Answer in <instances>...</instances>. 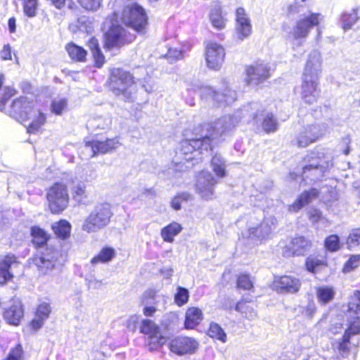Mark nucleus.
Masks as SVG:
<instances>
[{
	"label": "nucleus",
	"mask_w": 360,
	"mask_h": 360,
	"mask_svg": "<svg viewBox=\"0 0 360 360\" xmlns=\"http://www.w3.org/2000/svg\"><path fill=\"white\" fill-rule=\"evenodd\" d=\"M238 122L233 115L222 117L213 123L200 124L194 129L195 136L182 142L181 151L185 155V160L192 161L198 159L204 152L208 153L212 150V141L224 139L223 136L229 133Z\"/></svg>",
	"instance_id": "f257e3e1"
},
{
	"label": "nucleus",
	"mask_w": 360,
	"mask_h": 360,
	"mask_svg": "<svg viewBox=\"0 0 360 360\" xmlns=\"http://www.w3.org/2000/svg\"><path fill=\"white\" fill-rule=\"evenodd\" d=\"M186 92L192 94L200 91L201 96L209 98L218 108L231 105L237 98L236 91L233 90L225 79L214 86H203L198 79L186 82Z\"/></svg>",
	"instance_id": "f03ea898"
},
{
	"label": "nucleus",
	"mask_w": 360,
	"mask_h": 360,
	"mask_svg": "<svg viewBox=\"0 0 360 360\" xmlns=\"http://www.w3.org/2000/svg\"><path fill=\"white\" fill-rule=\"evenodd\" d=\"M321 155L323 153L312 151L304 158L302 165L301 179L305 184L321 181L327 169L333 165L330 160H326Z\"/></svg>",
	"instance_id": "7ed1b4c3"
},
{
	"label": "nucleus",
	"mask_w": 360,
	"mask_h": 360,
	"mask_svg": "<svg viewBox=\"0 0 360 360\" xmlns=\"http://www.w3.org/2000/svg\"><path fill=\"white\" fill-rule=\"evenodd\" d=\"M347 315L353 321H350L349 328L345 331L342 338L337 342V348L340 352H347L349 350L352 336L360 333V322L356 321L360 319V292L354 294L349 302Z\"/></svg>",
	"instance_id": "20e7f679"
},
{
	"label": "nucleus",
	"mask_w": 360,
	"mask_h": 360,
	"mask_svg": "<svg viewBox=\"0 0 360 360\" xmlns=\"http://www.w3.org/2000/svg\"><path fill=\"white\" fill-rule=\"evenodd\" d=\"M112 214L109 203L96 204L85 219L82 224V230L88 233L98 231L108 225Z\"/></svg>",
	"instance_id": "39448f33"
},
{
	"label": "nucleus",
	"mask_w": 360,
	"mask_h": 360,
	"mask_svg": "<svg viewBox=\"0 0 360 360\" xmlns=\"http://www.w3.org/2000/svg\"><path fill=\"white\" fill-rule=\"evenodd\" d=\"M60 252L51 247H46L45 250H37L32 258V264L37 268L39 274L50 276L59 268L60 262Z\"/></svg>",
	"instance_id": "423d86ee"
},
{
	"label": "nucleus",
	"mask_w": 360,
	"mask_h": 360,
	"mask_svg": "<svg viewBox=\"0 0 360 360\" xmlns=\"http://www.w3.org/2000/svg\"><path fill=\"white\" fill-rule=\"evenodd\" d=\"M113 15L116 19L107 20L104 22L105 27H109L105 34V45L109 49L130 43L135 39L134 34L128 32L119 24L117 13H115Z\"/></svg>",
	"instance_id": "0eeeda50"
},
{
	"label": "nucleus",
	"mask_w": 360,
	"mask_h": 360,
	"mask_svg": "<svg viewBox=\"0 0 360 360\" xmlns=\"http://www.w3.org/2000/svg\"><path fill=\"white\" fill-rule=\"evenodd\" d=\"M110 86L116 95H122L126 99L133 101L136 94V85L132 75L123 70L113 71Z\"/></svg>",
	"instance_id": "6e6552de"
},
{
	"label": "nucleus",
	"mask_w": 360,
	"mask_h": 360,
	"mask_svg": "<svg viewBox=\"0 0 360 360\" xmlns=\"http://www.w3.org/2000/svg\"><path fill=\"white\" fill-rule=\"evenodd\" d=\"M121 20L127 27L142 33L147 26V17L143 8L137 4L128 5L124 8Z\"/></svg>",
	"instance_id": "1a4fd4ad"
},
{
	"label": "nucleus",
	"mask_w": 360,
	"mask_h": 360,
	"mask_svg": "<svg viewBox=\"0 0 360 360\" xmlns=\"http://www.w3.org/2000/svg\"><path fill=\"white\" fill-rule=\"evenodd\" d=\"M46 198L51 212L53 214L60 213L68 205L69 196L66 186L61 183L54 184L49 189Z\"/></svg>",
	"instance_id": "9d476101"
},
{
	"label": "nucleus",
	"mask_w": 360,
	"mask_h": 360,
	"mask_svg": "<svg viewBox=\"0 0 360 360\" xmlns=\"http://www.w3.org/2000/svg\"><path fill=\"white\" fill-rule=\"evenodd\" d=\"M323 16L319 13H310L300 18L294 25L292 30V35L296 40L306 39L311 30L319 25L323 20Z\"/></svg>",
	"instance_id": "9b49d317"
},
{
	"label": "nucleus",
	"mask_w": 360,
	"mask_h": 360,
	"mask_svg": "<svg viewBox=\"0 0 360 360\" xmlns=\"http://www.w3.org/2000/svg\"><path fill=\"white\" fill-rule=\"evenodd\" d=\"M327 131L326 124H313L307 125L300 131L296 136L295 145L304 148L316 141L325 134Z\"/></svg>",
	"instance_id": "f8f14e48"
},
{
	"label": "nucleus",
	"mask_w": 360,
	"mask_h": 360,
	"mask_svg": "<svg viewBox=\"0 0 360 360\" xmlns=\"http://www.w3.org/2000/svg\"><path fill=\"white\" fill-rule=\"evenodd\" d=\"M276 224L277 219L274 216L266 217L257 226H249L248 238L257 243L266 241L270 238Z\"/></svg>",
	"instance_id": "ddd939ff"
},
{
	"label": "nucleus",
	"mask_w": 360,
	"mask_h": 360,
	"mask_svg": "<svg viewBox=\"0 0 360 360\" xmlns=\"http://www.w3.org/2000/svg\"><path fill=\"white\" fill-rule=\"evenodd\" d=\"M168 347L172 353L184 356L194 354L198 347V342L191 337L176 336L169 341Z\"/></svg>",
	"instance_id": "4468645a"
},
{
	"label": "nucleus",
	"mask_w": 360,
	"mask_h": 360,
	"mask_svg": "<svg viewBox=\"0 0 360 360\" xmlns=\"http://www.w3.org/2000/svg\"><path fill=\"white\" fill-rule=\"evenodd\" d=\"M120 145L119 141L115 139H107L104 141L97 139L86 141L84 150L89 153V157L93 158L99 154H105L118 148Z\"/></svg>",
	"instance_id": "2eb2a0df"
},
{
	"label": "nucleus",
	"mask_w": 360,
	"mask_h": 360,
	"mask_svg": "<svg viewBox=\"0 0 360 360\" xmlns=\"http://www.w3.org/2000/svg\"><path fill=\"white\" fill-rule=\"evenodd\" d=\"M270 66L264 62L256 63L246 70L247 83L257 86L270 77Z\"/></svg>",
	"instance_id": "dca6fc26"
},
{
	"label": "nucleus",
	"mask_w": 360,
	"mask_h": 360,
	"mask_svg": "<svg viewBox=\"0 0 360 360\" xmlns=\"http://www.w3.org/2000/svg\"><path fill=\"white\" fill-rule=\"evenodd\" d=\"M225 56L224 49L215 42H210L206 46L205 59L207 66L212 70H219Z\"/></svg>",
	"instance_id": "f3484780"
},
{
	"label": "nucleus",
	"mask_w": 360,
	"mask_h": 360,
	"mask_svg": "<svg viewBox=\"0 0 360 360\" xmlns=\"http://www.w3.org/2000/svg\"><path fill=\"white\" fill-rule=\"evenodd\" d=\"M319 80L302 77L301 96L307 104H312L317 101L320 96Z\"/></svg>",
	"instance_id": "a211bd4d"
},
{
	"label": "nucleus",
	"mask_w": 360,
	"mask_h": 360,
	"mask_svg": "<svg viewBox=\"0 0 360 360\" xmlns=\"http://www.w3.org/2000/svg\"><path fill=\"white\" fill-rule=\"evenodd\" d=\"M217 183V179L210 172L202 171L197 179L196 191L202 198L211 199L214 194V186Z\"/></svg>",
	"instance_id": "6ab92c4d"
},
{
	"label": "nucleus",
	"mask_w": 360,
	"mask_h": 360,
	"mask_svg": "<svg viewBox=\"0 0 360 360\" xmlns=\"http://www.w3.org/2000/svg\"><path fill=\"white\" fill-rule=\"evenodd\" d=\"M322 72V57L318 51H311L308 56L302 77L319 79Z\"/></svg>",
	"instance_id": "aec40b11"
},
{
	"label": "nucleus",
	"mask_w": 360,
	"mask_h": 360,
	"mask_svg": "<svg viewBox=\"0 0 360 360\" xmlns=\"http://www.w3.org/2000/svg\"><path fill=\"white\" fill-rule=\"evenodd\" d=\"M311 247V242L304 236H298L292 239L289 245L283 250L285 257L303 256L307 255Z\"/></svg>",
	"instance_id": "412c9836"
},
{
	"label": "nucleus",
	"mask_w": 360,
	"mask_h": 360,
	"mask_svg": "<svg viewBox=\"0 0 360 360\" xmlns=\"http://www.w3.org/2000/svg\"><path fill=\"white\" fill-rule=\"evenodd\" d=\"M11 117L26 127L28 133H35L46 120L45 114H11Z\"/></svg>",
	"instance_id": "4be33fe9"
},
{
	"label": "nucleus",
	"mask_w": 360,
	"mask_h": 360,
	"mask_svg": "<svg viewBox=\"0 0 360 360\" xmlns=\"http://www.w3.org/2000/svg\"><path fill=\"white\" fill-rule=\"evenodd\" d=\"M274 287L279 292L293 294L300 290L301 281L294 276H283L275 280Z\"/></svg>",
	"instance_id": "5701e85b"
},
{
	"label": "nucleus",
	"mask_w": 360,
	"mask_h": 360,
	"mask_svg": "<svg viewBox=\"0 0 360 360\" xmlns=\"http://www.w3.org/2000/svg\"><path fill=\"white\" fill-rule=\"evenodd\" d=\"M3 315L5 321L9 324L13 326L19 325L24 315L21 302L13 300V304L4 309Z\"/></svg>",
	"instance_id": "b1692460"
},
{
	"label": "nucleus",
	"mask_w": 360,
	"mask_h": 360,
	"mask_svg": "<svg viewBox=\"0 0 360 360\" xmlns=\"http://www.w3.org/2000/svg\"><path fill=\"white\" fill-rule=\"evenodd\" d=\"M319 195V189L311 188L308 191L302 192L297 200L288 207L290 212H297L305 205L310 203L313 200L316 199Z\"/></svg>",
	"instance_id": "393cba45"
},
{
	"label": "nucleus",
	"mask_w": 360,
	"mask_h": 360,
	"mask_svg": "<svg viewBox=\"0 0 360 360\" xmlns=\"http://www.w3.org/2000/svg\"><path fill=\"white\" fill-rule=\"evenodd\" d=\"M13 265H18L17 258L13 255L6 256L0 262V284H4L13 278L10 269Z\"/></svg>",
	"instance_id": "a878e982"
},
{
	"label": "nucleus",
	"mask_w": 360,
	"mask_h": 360,
	"mask_svg": "<svg viewBox=\"0 0 360 360\" xmlns=\"http://www.w3.org/2000/svg\"><path fill=\"white\" fill-rule=\"evenodd\" d=\"M31 236L32 237V242L37 250H45L49 247L47 242L49 237L46 232L39 226H32L31 228Z\"/></svg>",
	"instance_id": "bb28decb"
},
{
	"label": "nucleus",
	"mask_w": 360,
	"mask_h": 360,
	"mask_svg": "<svg viewBox=\"0 0 360 360\" xmlns=\"http://www.w3.org/2000/svg\"><path fill=\"white\" fill-rule=\"evenodd\" d=\"M202 312L197 307L188 308L186 312L184 321L185 328L193 329L196 327L202 320Z\"/></svg>",
	"instance_id": "cd10ccee"
},
{
	"label": "nucleus",
	"mask_w": 360,
	"mask_h": 360,
	"mask_svg": "<svg viewBox=\"0 0 360 360\" xmlns=\"http://www.w3.org/2000/svg\"><path fill=\"white\" fill-rule=\"evenodd\" d=\"M210 19L212 25L219 30L224 29L226 26V19L222 14L221 7L218 4L211 8Z\"/></svg>",
	"instance_id": "c85d7f7f"
},
{
	"label": "nucleus",
	"mask_w": 360,
	"mask_h": 360,
	"mask_svg": "<svg viewBox=\"0 0 360 360\" xmlns=\"http://www.w3.org/2000/svg\"><path fill=\"white\" fill-rule=\"evenodd\" d=\"M182 230V226L177 222H172L161 230V236L164 241L172 243L174 237L177 236Z\"/></svg>",
	"instance_id": "c756f323"
},
{
	"label": "nucleus",
	"mask_w": 360,
	"mask_h": 360,
	"mask_svg": "<svg viewBox=\"0 0 360 360\" xmlns=\"http://www.w3.org/2000/svg\"><path fill=\"white\" fill-rule=\"evenodd\" d=\"M305 266L308 271L315 274L325 268L327 266V262L323 257L319 258L311 255L306 259Z\"/></svg>",
	"instance_id": "7c9ffc66"
},
{
	"label": "nucleus",
	"mask_w": 360,
	"mask_h": 360,
	"mask_svg": "<svg viewBox=\"0 0 360 360\" xmlns=\"http://www.w3.org/2000/svg\"><path fill=\"white\" fill-rule=\"evenodd\" d=\"M52 229L58 238L64 240L70 236L71 225L68 221L63 219L53 224Z\"/></svg>",
	"instance_id": "2f4dec72"
},
{
	"label": "nucleus",
	"mask_w": 360,
	"mask_h": 360,
	"mask_svg": "<svg viewBox=\"0 0 360 360\" xmlns=\"http://www.w3.org/2000/svg\"><path fill=\"white\" fill-rule=\"evenodd\" d=\"M211 165L213 171L219 177H224L226 175V162L220 155L216 154L212 157Z\"/></svg>",
	"instance_id": "473e14b6"
},
{
	"label": "nucleus",
	"mask_w": 360,
	"mask_h": 360,
	"mask_svg": "<svg viewBox=\"0 0 360 360\" xmlns=\"http://www.w3.org/2000/svg\"><path fill=\"white\" fill-rule=\"evenodd\" d=\"M335 294V290L330 286H320L316 290L318 300L322 304H327L330 302L333 299Z\"/></svg>",
	"instance_id": "72a5a7b5"
},
{
	"label": "nucleus",
	"mask_w": 360,
	"mask_h": 360,
	"mask_svg": "<svg viewBox=\"0 0 360 360\" xmlns=\"http://www.w3.org/2000/svg\"><path fill=\"white\" fill-rule=\"evenodd\" d=\"M66 50L72 60L79 62L85 60L86 51L82 47L75 44H69L66 46Z\"/></svg>",
	"instance_id": "f704fd0d"
},
{
	"label": "nucleus",
	"mask_w": 360,
	"mask_h": 360,
	"mask_svg": "<svg viewBox=\"0 0 360 360\" xmlns=\"http://www.w3.org/2000/svg\"><path fill=\"white\" fill-rule=\"evenodd\" d=\"M167 342V338L159 333L150 335L147 338V345L151 352L160 349Z\"/></svg>",
	"instance_id": "c9c22d12"
},
{
	"label": "nucleus",
	"mask_w": 360,
	"mask_h": 360,
	"mask_svg": "<svg viewBox=\"0 0 360 360\" xmlns=\"http://www.w3.org/2000/svg\"><path fill=\"white\" fill-rule=\"evenodd\" d=\"M115 255V250L110 247L103 248L99 254L91 259L92 264H97L98 262L106 263L112 259Z\"/></svg>",
	"instance_id": "e433bc0d"
},
{
	"label": "nucleus",
	"mask_w": 360,
	"mask_h": 360,
	"mask_svg": "<svg viewBox=\"0 0 360 360\" xmlns=\"http://www.w3.org/2000/svg\"><path fill=\"white\" fill-rule=\"evenodd\" d=\"M140 332L148 335V337L159 333L160 328L153 321L150 319H143L140 326Z\"/></svg>",
	"instance_id": "4c0bfd02"
},
{
	"label": "nucleus",
	"mask_w": 360,
	"mask_h": 360,
	"mask_svg": "<svg viewBox=\"0 0 360 360\" xmlns=\"http://www.w3.org/2000/svg\"><path fill=\"white\" fill-rule=\"evenodd\" d=\"M209 335L214 339L225 342L226 340V334L224 329L217 323H211L208 330Z\"/></svg>",
	"instance_id": "58836bf2"
},
{
	"label": "nucleus",
	"mask_w": 360,
	"mask_h": 360,
	"mask_svg": "<svg viewBox=\"0 0 360 360\" xmlns=\"http://www.w3.org/2000/svg\"><path fill=\"white\" fill-rule=\"evenodd\" d=\"M262 126L265 132L271 133L278 129V123L274 114H266L263 118Z\"/></svg>",
	"instance_id": "ea45409f"
},
{
	"label": "nucleus",
	"mask_w": 360,
	"mask_h": 360,
	"mask_svg": "<svg viewBox=\"0 0 360 360\" xmlns=\"http://www.w3.org/2000/svg\"><path fill=\"white\" fill-rule=\"evenodd\" d=\"M188 290L184 287L179 286L176 289V292L174 295V302L179 307H181L188 302Z\"/></svg>",
	"instance_id": "a19ab883"
},
{
	"label": "nucleus",
	"mask_w": 360,
	"mask_h": 360,
	"mask_svg": "<svg viewBox=\"0 0 360 360\" xmlns=\"http://www.w3.org/2000/svg\"><path fill=\"white\" fill-rule=\"evenodd\" d=\"M252 33L251 22L243 24H236V37L240 40L248 38Z\"/></svg>",
	"instance_id": "79ce46f5"
},
{
	"label": "nucleus",
	"mask_w": 360,
	"mask_h": 360,
	"mask_svg": "<svg viewBox=\"0 0 360 360\" xmlns=\"http://www.w3.org/2000/svg\"><path fill=\"white\" fill-rule=\"evenodd\" d=\"M324 246L329 252H336L340 249V238L338 235H330L325 239Z\"/></svg>",
	"instance_id": "37998d69"
},
{
	"label": "nucleus",
	"mask_w": 360,
	"mask_h": 360,
	"mask_svg": "<svg viewBox=\"0 0 360 360\" xmlns=\"http://www.w3.org/2000/svg\"><path fill=\"white\" fill-rule=\"evenodd\" d=\"M235 310L244 314L245 316L250 320H252L257 316V312L243 302H238L235 307Z\"/></svg>",
	"instance_id": "c03bdc74"
},
{
	"label": "nucleus",
	"mask_w": 360,
	"mask_h": 360,
	"mask_svg": "<svg viewBox=\"0 0 360 360\" xmlns=\"http://www.w3.org/2000/svg\"><path fill=\"white\" fill-rule=\"evenodd\" d=\"M347 245L350 250L360 245V229L352 230L347 237Z\"/></svg>",
	"instance_id": "a18cd8bd"
},
{
	"label": "nucleus",
	"mask_w": 360,
	"mask_h": 360,
	"mask_svg": "<svg viewBox=\"0 0 360 360\" xmlns=\"http://www.w3.org/2000/svg\"><path fill=\"white\" fill-rule=\"evenodd\" d=\"M24 1V13L30 18H33L37 14L38 6L37 0H23Z\"/></svg>",
	"instance_id": "49530a36"
},
{
	"label": "nucleus",
	"mask_w": 360,
	"mask_h": 360,
	"mask_svg": "<svg viewBox=\"0 0 360 360\" xmlns=\"http://www.w3.org/2000/svg\"><path fill=\"white\" fill-rule=\"evenodd\" d=\"M24 351L20 344L11 348L7 356L4 360H22Z\"/></svg>",
	"instance_id": "de8ad7c7"
},
{
	"label": "nucleus",
	"mask_w": 360,
	"mask_h": 360,
	"mask_svg": "<svg viewBox=\"0 0 360 360\" xmlns=\"http://www.w3.org/2000/svg\"><path fill=\"white\" fill-rule=\"evenodd\" d=\"M360 265V254L352 255L345 262L343 271L345 273L350 272Z\"/></svg>",
	"instance_id": "09e8293b"
},
{
	"label": "nucleus",
	"mask_w": 360,
	"mask_h": 360,
	"mask_svg": "<svg viewBox=\"0 0 360 360\" xmlns=\"http://www.w3.org/2000/svg\"><path fill=\"white\" fill-rule=\"evenodd\" d=\"M191 195L188 193H182L175 196L171 201V207L175 210H179L181 208V202L188 201Z\"/></svg>",
	"instance_id": "8fccbe9b"
},
{
	"label": "nucleus",
	"mask_w": 360,
	"mask_h": 360,
	"mask_svg": "<svg viewBox=\"0 0 360 360\" xmlns=\"http://www.w3.org/2000/svg\"><path fill=\"white\" fill-rule=\"evenodd\" d=\"M358 17L355 12L350 14H344L342 17V27L345 30H349L357 21Z\"/></svg>",
	"instance_id": "3c124183"
},
{
	"label": "nucleus",
	"mask_w": 360,
	"mask_h": 360,
	"mask_svg": "<svg viewBox=\"0 0 360 360\" xmlns=\"http://www.w3.org/2000/svg\"><path fill=\"white\" fill-rule=\"evenodd\" d=\"M157 295V290L154 288H149L143 293L142 304H155V301Z\"/></svg>",
	"instance_id": "603ef678"
},
{
	"label": "nucleus",
	"mask_w": 360,
	"mask_h": 360,
	"mask_svg": "<svg viewBox=\"0 0 360 360\" xmlns=\"http://www.w3.org/2000/svg\"><path fill=\"white\" fill-rule=\"evenodd\" d=\"M79 4L86 10L96 11L100 8L102 0H77Z\"/></svg>",
	"instance_id": "864d4df0"
},
{
	"label": "nucleus",
	"mask_w": 360,
	"mask_h": 360,
	"mask_svg": "<svg viewBox=\"0 0 360 360\" xmlns=\"http://www.w3.org/2000/svg\"><path fill=\"white\" fill-rule=\"evenodd\" d=\"M237 286L244 290H250L252 286V282L248 274H240L237 280Z\"/></svg>",
	"instance_id": "5fc2aeb1"
},
{
	"label": "nucleus",
	"mask_w": 360,
	"mask_h": 360,
	"mask_svg": "<svg viewBox=\"0 0 360 360\" xmlns=\"http://www.w3.org/2000/svg\"><path fill=\"white\" fill-rule=\"evenodd\" d=\"M51 311L50 304L47 302H42L37 308L36 316L46 320Z\"/></svg>",
	"instance_id": "6e6d98bb"
},
{
	"label": "nucleus",
	"mask_w": 360,
	"mask_h": 360,
	"mask_svg": "<svg viewBox=\"0 0 360 360\" xmlns=\"http://www.w3.org/2000/svg\"><path fill=\"white\" fill-rule=\"evenodd\" d=\"M73 198L78 202H82L85 195V185L83 183H79L73 188Z\"/></svg>",
	"instance_id": "4d7b16f0"
},
{
	"label": "nucleus",
	"mask_w": 360,
	"mask_h": 360,
	"mask_svg": "<svg viewBox=\"0 0 360 360\" xmlns=\"http://www.w3.org/2000/svg\"><path fill=\"white\" fill-rule=\"evenodd\" d=\"M250 19L243 8H238L236 11V24L250 22Z\"/></svg>",
	"instance_id": "13d9d810"
},
{
	"label": "nucleus",
	"mask_w": 360,
	"mask_h": 360,
	"mask_svg": "<svg viewBox=\"0 0 360 360\" xmlns=\"http://www.w3.org/2000/svg\"><path fill=\"white\" fill-rule=\"evenodd\" d=\"M15 94V90L11 86H5L4 89V94L0 98V111L3 110V107L5 105L6 102L14 94Z\"/></svg>",
	"instance_id": "bf43d9fd"
},
{
	"label": "nucleus",
	"mask_w": 360,
	"mask_h": 360,
	"mask_svg": "<svg viewBox=\"0 0 360 360\" xmlns=\"http://www.w3.org/2000/svg\"><path fill=\"white\" fill-rule=\"evenodd\" d=\"M67 101L65 99L55 100L52 103V112H61L65 110Z\"/></svg>",
	"instance_id": "052dcab7"
},
{
	"label": "nucleus",
	"mask_w": 360,
	"mask_h": 360,
	"mask_svg": "<svg viewBox=\"0 0 360 360\" xmlns=\"http://www.w3.org/2000/svg\"><path fill=\"white\" fill-rule=\"evenodd\" d=\"M308 216H309V220L312 223H316L321 219L322 213L319 210H318L316 208H311L308 211Z\"/></svg>",
	"instance_id": "680f3d73"
},
{
	"label": "nucleus",
	"mask_w": 360,
	"mask_h": 360,
	"mask_svg": "<svg viewBox=\"0 0 360 360\" xmlns=\"http://www.w3.org/2000/svg\"><path fill=\"white\" fill-rule=\"evenodd\" d=\"M97 68H101L105 63V57L101 50H94L92 53Z\"/></svg>",
	"instance_id": "e2e57ef3"
},
{
	"label": "nucleus",
	"mask_w": 360,
	"mask_h": 360,
	"mask_svg": "<svg viewBox=\"0 0 360 360\" xmlns=\"http://www.w3.org/2000/svg\"><path fill=\"white\" fill-rule=\"evenodd\" d=\"M1 58L4 60L11 59V47L9 44H6L0 51Z\"/></svg>",
	"instance_id": "0e129e2a"
},
{
	"label": "nucleus",
	"mask_w": 360,
	"mask_h": 360,
	"mask_svg": "<svg viewBox=\"0 0 360 360\" xmlns=\"http://www.w3.org/2000/svg\"><path fill=\"white\" fill-rule=\"evenodd\" d=\"M51 1L57 8H61L65 4L70 8H72L74 6L72 0H51Z\"/></svg>",
	"instance_id": "69168bd1"
},
{
	"label": "nucleus",
	"mask_w": 360,
	"mask_h": 360,
	"mask_svg": "<svg viewBox=\"0 0 360 360\" xmlns=\"http://www.w3.org/2000/svg\"><path fill=\"white\" fill-rule=\"evenodd\" d=\"M168 56L169 58L176 60L182 59L184 58L183 52L176 49H169L168 51Z\"/></svg>",
	"instance_id": "338daca9"
},
{
	"label": "nucleus",
	"mask_w": 360,
	"mask_h": 360,
	"mask_svg": "<svg viewBox=\"0 0 360 360\" xmlns=\"http://www.w3.org/2000/svg\"><path fill=\"white\" fill-rule=\"evenodd\" d=\"M139 323V317L137 316H131L127 321V327L132 330L135 331Z\"/></svg>",
	"instance_id": "774afa93"
}]
</instances>
